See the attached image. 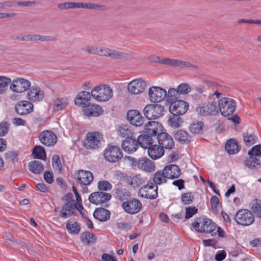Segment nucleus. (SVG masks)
<instances>
[{"mask_svg":"<svg viewBox=\"0 0 261 261\" xmlns=\"http://www.w3.org/2000/svg\"><path fill=\"white\" fill-rule=\"evenodd\" d=\"M182 122V119L179 116L173 115L168 120L169 125L174 128L179 127Z\"/></svg>","mask_w":261,"mask_h":261,"instance_id":"51","label":"nucleus"},{"mask_svg":"<svg viewBox=\"0 0 261 261\" xmlns=\"http://www.w3.org/2000/svg\"><path fill=\"white\" fill-rule=\"evenodd\" d=\"M41 143L46 146H54L57 142V137L52 131L45 130L41 133L39 135Z\"/></svg>","mask_w":261,"mask_h":261,"instance_id":"16","label":"nucleus"},{"mask_svg":"<svg viewBox=\"0 0 261 261\" xmlns=\"http://www.w3.org/2000/svg\"><path fill=\"white\" fill-rule=\"evenodd\" d=\"M103 155L107 161L112 163L117 162L123 157L120 148L113 145H108L104 150Z\"/></svg>","mask_w":261,"mask_h":261,"instance_id":"7","label":"nucleus"},{"mask_svg":"<svg viewBox=\"0 0 261 261\" xmlns=\"http://www.w3.org/2000/svg\"><path fill=\"white\" fill-rule=\"evenodd\" d=\"M76 204V208L81 213L82 215L81 211L83 209V206L82 205V200L79 193L78 195H75Z\"/></svg>","mask_w":261,"mask_h":261,"instance_id":"63","label":"nucleus"},{"mask_svg":"<svg viewBox=\"0 0 261 261\" xmlns=\"http://www.w3.org/2000/svg\"><path fill=\"white\" fill-rule=\"evenodd\" d=\"M110 194L102 192H95L91 193L89 196V200L93 204H102L111 199Z\"/></svg>","mask_w":261,"mask_h":261,"instance_id":"18","label":"nucleus"},{"mask_svg":"<svg viewBox=\"0 0 261 261\" xmlns=\"http://www.w3.org/2000/svg\"><path fill=\"white\" fill-rule=\"evenodd\" d=\"M127 159L131 162L132 166H135L136 165L139 169L145 172H152L154 171L155 166L154 163L148 158H143L139 159L137 163L135 159L128 156Z\"/></svg>","mask_w":261,"mask_h":261,"instance_id":"9","label":"nucleus"},{"mask_svg":"<svg viewBox=\"0 0 261 261\" xmlns=\"http://www.w3.org/2000/svg\"><path fill=\"white\" fill-rule=\"evenodd\" d=\"M127 119L130 124L136 126H141L144 122V118L139 111L136 110H130L127 112Z\"/></svg>","mask_w":261,"mask_h":261,"instance_id":"24","label":"nucleus"},{"mask_svg":"<svg viewBox=\"0 0 261 261\" xmlns=\"http://www.w3.org/2000/svg\"><path fill=\"white\" fill-rule=\"evenodd\" d=\"M68 103V99L66 97L57 98L54 101V109L57 111L62 110L65 109Z\"/></svg>","mask_w":261,"mask_h":261,"instance_id":"41","label":"nucleus"},{"mask_svg":"<svg viewBox=\"0 0 261 261\" xmlns=\"http://www.w3.org/2000/svg\"><path fill=\"white\" fill-rule=\"evenodd\" d=\"M98 55L101 56H109L114 59H120L123 57V54L121 52L111 49L106 47L99 46Z\"/></svg>","mask_w":261,"mask_h":261,"instance_id":"32","label":"nucleus"},{"mask_svg":"<svg viewBox=\"0 0 261 261\" xmlns=\"http://www.w3.org/2000/svg\"><path fill=\"white\" fill-rule=\"evenodd\" d=\"M176 89L180 95H185L189 94L191 91V86L186 83H182L179 84Z\"/></svg>","mask_w":261,"mask_h":261,"instance_id":"50","label":"nucleus"},{"mask_svg":"<svg viewBox=\"0 0 261 261\" xmlns=\"http://www.w3.org/2000/svg\"><path fill=\"white\" fill-rule=\"evenodd\" d=\"M102 136L97 132H89L84 141V146L87 149H96L100 145Z\"/></svg>","mask_w":261,"mask_h":261,"instance_id":"8","label":"nucleus"},{"mask_svg":"<svg viewBox=\"0 0 261 261\" xmlns=\"http://www.w3.org/2000/svg\"><path fill=\"white\" fill-rule=\"evenodd\" d=\"M217 103L216 101L210 98L207 101L198 105L195 111L198 115L202 116L216 115L218 113Z\"/></svg>","mask_w":261,"mask_h":261,"instance_id":"3","label":"nucleus"},{"mask_svg":"<svg viewBox=\"0 0 261 261\" xmlns=\"http://www.w3.org/2000/svg\"><path fill=\"white\" fill-rule=\"evenodd\" d=\"M44 91L39 86L32 87L27 93V98L29 101H41L44 98Z\"/></svg>","mask_w":261,"mask_h":261,"instance_id":"22","label":"nucleus"},{"mask_svg":"<svg viewBox=\"0 0 261 261\" xmlns=\"http://www.w3.org/2000/svg\"><path fill=\"white\" fill-rule=\"evenodd\" d=\"M15 111L20 115H27L33 111V105L29 101L22 100L15 106Z\"/></svg>","mask_w":261,"mask_h":261,"instance_id":"26","label":"nucleus"},{"mask_svg":"<svg viewBox=\"0 0 261 261\" xmlns=\"http://www.w3.org/2000/svg\"><path fill=\"white\" fill-rule=\"evenodd\" d=\"M122 147L125 152L132 153L139 147L137 140L133 139V137L126 138L122 143Z\"/></svg>","mask_w":261,"mask_h":261,"instance_id":"28","label":"nucleus"},{"mask_svg":"<svg viewBox=\"0 0 261 261\" xmlns=\"http://www.w3.org/2000/svg\"><path fill=\"white\" fill-rule=\"evenodd\" d=\"M167 178L164 170H159L154 174L153 180L155 185L157 186V185H160L166 182Z\"/></svg>","mask_w":261,"mask_h":261,"instance_id":"42","label":"nucleus"},{"mask_svg":"<svg viewBox=\"0 0 261 261\" xmlns=\"http://www.w3.org/2000/svg\"><path fill=\"white\" fill-rule=\"evenodd\" d=\"M91 93L83 91L79 92L74 99V102L76 105L84 107L87 106L86 103L90 99L91 97Z\"/></svg>","mask_w":261,"mask_h":261,"instance_id":"31","label":"nucleus"},{"mask_svg":"<svg viewBox=\"0 0 261 261\" xmlns=\"http://www.w3.org/2000/svg\"><path fill=\"white\" fill-rule=\"evenodd\" d=\"M52 165L55 171L59 172L61 171L62 165L59 155H55L53 156L52 159Z\"/></svg>","mask_w":261,"mask_h":261,"instance_id":"52","label":"nucleus"},{"mask_svg":"<svg viewBox=\"0 0 261 261\" xmlns=\"http://www.w3.org/2000/svg\"><path fill=\"white\" fill-rule=\"evenodd\" d=\"M251 210L256 217L261 218V200L255 199L251 205Z\"/></svg>","mask_w":261,"mask_h":261,"instance_id":"48","label":"nucleus"},{"mask_svg":"<svg viewBox=\"0 0 261 261\" xmlns=\"http://www.w3.org/2000/svg\"><path fill=\"white\" fill-rule=\"evenodd\" d=\"M197 208L195 207H188L186 208V216L187 219H189L197 213Z\"/></svg>","mask_w":261,"mask_h":261,"instance_id":"59","label":"nucleus"},{"mask_svg":"<svg viewBox=\"0 0 261 261\" xmlns=\"http://www.w3.org/2000/svg\"><path fill=\"white\" fill-rule=\"evenodd\" d=\"M76 208V204L74 200H71L65 203L62 207V210L60 212V216L63 218H67L72 215H74L73 212Z\"/></svg>","mask_w":261,"mask_h":261,"instance_id":"27","label":"nucleus"},{"mask_svg":"<svg viewBox=\"0 0 261 261\" xmlns=\"http://www.w3.org/2000/svg\"><path fill=\"white\" fill-rule=\"evenodd\" d=\"M93 180V175L91 171L80 170L79 171L77 181L81 186L90 185Z\"/></svg>","mask_w":261,"mask_h":261,"instance_id":"25","label":"nucleus"},{"mask_svg":"<svg viewBox=\"0 0 261 261\" xmlns=\"http://www.w3.org/2000/svg\"><path fill=\"white\" fill-rule=\"evenodd\" d=\"M203 126V123L202 121H198L196 123H193L190 126V131L194 134L199 133L202 130Z\"/></svg>","mask_w":261,"mask_h":261,"instance_id":"56","label":"nucleus"},{"mask_svg":"<svg viewBox=\"0 0 261 261\" xmlns=\"http://www.w3.org/2000/svg\"><path fill=\"white\" fill-rule=\"evenodd\" d=\"M195 230L198 232L210 233L217 228V225L208 218H197L192 224Z\"/></svg>","mask_w":261,"mask_h":261,"instance_id":"2","label":"nucleus"},{"mask_svg":"<svg viewBox=\"0 0 261 261\" xmlns=\"http://www.w3.org/2000/svg\"><path fill=\"white\" fill-rule=\"evenodd\" d=\"M175 138L180 142H189L191 139V136L182 129L178 130L175 134Z\"/></svg>","mask_w":261,"mask_h":261,"instance_id":"45","label":"nucleus"},{"mask_svg":"<svg viewBox=\"0 0 261 261\" xmlns=\"http://www.w3.org/2000/svg\"><path fill=\"white\" fill-rule=\"evenodd\" d=\"M58 7L60 9L80 8L89 9H97L99 8V6L92 3L67 2L58 4Z\"/></svg>","mask_w":261,"mask_h":261,"instance_id":"17","label":"nucleus"},{"mask_svg":"<svg viewBox=\"0 0 261 261\" xmlns=\"http://www.w3.org/2000/svg\"><path fill=\"white\" fill-rule=\"evenodd\" d=\"M118 135L122 138H128L133 137L134 133L132 132L129 125L127 124H120L116 127Z\"/></svg>","mask_w":261,"mask_h":261,"instance_id":"35","label":"nucleus"},{"mask_svg":"<svg viewBox=\"0 0 261 261\" xmlns=\"http://www.w3.org/2000/svg\"><path fill=\"white\" fill-rule=\"evenodd\" d=\"M193 199V196L191 192L184 193L181 196V201L185 204H190Z\"/></svg>","mask_w":261,"mask_h":261,"instance_id":"58","label":"nucleus"},{"mask_svg":"<svg viewBox=\"0 0 261 261\" xmlns=\"http://www.w3.org/2000/svg\"><path fill=\"white\" fill-rule=\"evenodd\" d=\"M43 176L45 181L48 184H50L53 182V175L49 171H45L44 173Z\"/></svg>","mask_w":261,"mask_h":261,"instance_id":"64","label":"nucleus"},{"mask_svg":"<svg viewBox=\"0 0 261 261\" xmlns=\"http://www.w3.org/2000/svg\"><path fill=\"white\" fill-rule=\"evenodd\" d=\"M146 87V82L141 78L136 79L130 82L127 85V90L133 94H139L142 93Z\"/></svg>","mask_w":261,"mask_h":261,"instance_id":"13","label":"nucleus"},{"mask_svg":"<svg viewBox=\"0 0 261 261\" xmlns=\"http://www.w3.org/2000/svg\"><path fill=\"white\" fill-rule=\"evenodd\" d=\"M165 108L159 104H149L145 107L143 113L149 120L158 119L163 115Z\"/></svg>","mask_w":261,"mask_h":261,"instance_id":"5","label":"nucleus"},{"mask_svg":"<svg viewBox=\"0 0 261 261\" xmlns=\"http://www.w3.org/2000/svg\"><path fill=\"white\" fill-rule=\"evenodd\" d=\"M128 184L133 187H138L144 182L143 179L140 175H136L133 176H128L126 178Z\"/></svg>","mask_w":261,"mask_h":261,"instance_id":"40","label":"nucleus"},{"mask_svg":"<svg viewBox=\"0 0 261 261\" xmlns=\"http://www.w3.org/2000/svg\"><path fill=\"white\" fill-rule=\"evenodd\" d=\"M158 187L153 183L147 184L141 187L138 191V195L142 198L154 199L158 197Z\"/></svg>","mask_w":261,"mask_h":261,"instance_id":"10","label":"nucleus"},{"mask_svg":"<svg viewBox=\"0 0 261 261\" xmlns=\"http://www.w3.org/2000/svg\"><path fill=\"white\" fill-rule=\"evenodd\" d=\"M29 169L32 173L39 174L43 171L44 166L39 161H33L29 163Z\"/></svg>","mask_w":261,"mask_h":261,"instance_id":"38","label":"nucleus"},{"mask_svg":"<svg viewBox=\"0 0 261 261\" xmlns=\"http://www.w3.org/2000/svg\"><path fill=\"white\" fill-rule=\"evenodd\" d=\"M9 124L6 122H2L0 123V136L6 135L9 131Z\"/></svg>","mask_w":261,"mask_h":261,"instance_id":"60","label":"nucleus"},{"mask_svg":"<svg viewBox=\"0 0 261 261\" xmlns=\"http://www.w3.org/2000/svg\"><path fill=\"white\" fill-rule=\"evenodd\" d=\"M225 149L228 154H234L239 151L240 147L235 139H230L226 143Z\"/></svg>","mask_w":261,"mask_h":261,"instance_id":"33","label":"nucleus"},{"mask_svg":"<svg viewBox=\"0 0 261 261\" xmlns=\"http://www.w3.org/2000/svg\"><path fill=\"white\" fill-rule=\"evenodd\" d=\"M97 240L96 236L90 232L85 231L81 234V242L86 245H91L95 243Z\"/></svg>","mask_w":261,"mask_h":261,"instance_id":"37","label":"nucleus"},{"mask_svg":"<svg viewBox=\"0 0 261 261\" xmlns=\"http://www.w3.org/2000/svg\"><path fill=\"white\" fill-rule=\"evenodd\" d=\"M138 146L144 148L148 149L153 143V140L148 135H141L138 137Z\"/></svg>","mask_w":261,"mask_h":261,"instance_id":"36","label":"nucleus"},{"mask_svg":"<svg viewBox=\"0 0 261 261\" xmlns=\"http://www.w3.org/2000/svg\"><path fill=\"white\" fill-rule=\"evenodd\" d=\"M148 95L151 102L158 103L164 100L167 96V91L161 87L152 86L149 89Z\"/></svg>","mask_w":261,"mask_h":261,"instance_id":"11","label":"nucleus"},{"mask_svg":"<svg viewBox=\"0 0 261 261\" xmlns=\"http://www.w3.org/2000/svg\"><path fill=\"white\" fill-rule=\"evenodd\" d=\"M11 82L9 78L1 76H0V94H2L5 91V89Z\"/></svg>","mask_w":261,"mask_h":261,"instance_id":"57","label":"nucleus"},{"mask_svg":"<svg viewBox=\"0 0 261 261\" xmlns=\"http://www.w3.org/2000/svg\"><path fill=\"white\" fill-rule=\"evenodd\" d=\"M189 109L187 102L178 100L172 102L170 106L169 110L173 115L180 116L184 114Z\"/></svg>","mask_w":261,"mask_h":261,"instance_id":"14","label":"nucleus"},{"mask_svg":"<svg viewBox=\"0 0 261 261\" xmlns=\"http://www.w3.org/2000/svg\"><path fill=\"white\" fill-rule=\"evenodd\" d=\"M245 165L249 168H257L260 167L261 163L259 159L256 157L249 156L245 160Z\"/></svg>","mask_w":261,"mask_h":261,"instance_id":"44","label":"nucleus"},{"mask_svg":"<svg viewBox=\"0 0 261 261\" xmlns=\"http://www.w3.org/2000/svg\"><path fill=\"white\" fill-rule=\"evenodd\" d=\"M93 216L100 221H106L110 219V212L108 210L99 207L94 211Z\"/></svg>","mask_w":261,"mask_h":261,"instance_id":"34","label":"nucleus"},{"mask_svg":"<svg viewBox=\"0 0 261 261\" xmlns=\"http://www.w3.org/2000/svg\"><path fill=\"white\" fill-rule=\"evenodd\" d=\"M148 154L153 160L158 159L164 154V149L160 145L152 144L148 148Z\"/></svg>","mask_w":261,"mask_h":261,"instance_id":"30","label":"nucleus"},{"mask_svg":"<svg viewBox=\"0 0 261 261\" xmlns=\"http://www.w3.org/2000/svg\"><path fill=\"white\" fill-rule=\"evenodd\" d=\"M236 108V100L231 98L225 97L219 99L218 101V111L224 117L231 115Z\"/></svg>","mask_w":261,"mask_h":261,"instance_id":"4","label":"nucleus"},{"mask_svg":"<svg viewBox=\"0 0 261 261\" xmlns=\"http://www.w3.org/2000/svg\"><path fill=\"white\" fill-rule=\"evenodd\" d=\"M160 145L163 148L171 149L174 145V142L172 137L166 132L160 133L157 137Z\"/></svg>","mask_w":261,"mask_h":261,"instance_id":"20","label":"nucleus"},{"mask_svg":"<svg viewBox=\"0 0 261 261\" xmlns=\"http://www.w3.org/2000/svg\"><path fill=\"white\" fill-rule=\"evenodd\" d=\"M32 154L36 159L45 160L46 158L45 150L41 146H35L33 150Z\"/></svg>","mask_w":261,"mask_h":261,"instance_id":"43","label":"nucleus"},{"mask_svg":"<svg viewBox=\"0 0 261 261\" xmlns=\"http://www.w3.org/2000/svg\"><path fill=\"white\" fill-rule=\"evenodd\" d=\"M180 95L176 88H170L167 92L166 100L171 103L175 100H178Z\"/></svg>","mask_w":261,"mask_h":261,"instance_id":"39","label":"nucleus"},{"mask_svg":"<svg viewBox=\"0 0 261 261\" xmlns=\"http://www.w3.org/2000/svg\"><path fill=\"white\" fill-rule=\"evenodd\" d=\"M165 175L168 178L174 179L179 177L181 174L179 167L176 165H169L164 168Z\"/></svg>","mask_w":261,"mask_h":261,"instance_id":"29","label":"nucleus"},{"mask_svg":"<svg viewBox=\"0 0 261 261\" xmlns=\"http://www.w3.org/2000/svg\"><path fill=\"white\" fill-rule=\"evenodd\" d=\"M66 228L70 233L78 234L80 231L81 227L77 223L70 222L66 224Z\"/></svg>","mask_w":261,"mask_h":261,"instance_id":"49","label":"nucleus"},{"mask_svg":"<svg viewBox=\"0 0 261 261\" xmlns=\"http://www.w3.org/2000/svg\"><path fill=\"white\" fill-rule=\"evenodd\" d=\"M163 127L161 123L157 121H151L145 124L144 126L145 132L151 136L158 135L162 133Z\"/></svg>","mask_w":261,"mask_h":261,"instance_id":"21","label":"nucleus"},{"mask_svg":"<svg viewBox=\"0 0 261 261\" xmlns=\"http://www.w3.org/2000/svg\"><path fill=\"white\" fill-rule=\"evenodd\" d=\"M122 206L126 213L133 215L138 213L141 211L142 205L139 200L132 198L123 202Z\"/></svg>","mask_w":261,"mask_h":261,"instance_id":"12","label":"nucleus"},{"mask_svg":"<svg viewBox=\"0 0 261 261\" xmlns=\"http://www.w3.org/2000/svg\"><path fill=\"white\" fill-rule=\"evenodd\" d=\"M116 197L122 200L128 196H129L130 193L125 189L117 188L116 190Z\"/></svg>","mask_w":261,"mask_h":261,"instance_id":"55","label":"nucleus"},{"mask_svg":"<svg viewBox=\"0 0 261 261\" xmlns=\"http://www.w3.org/2000/svg\"><path fill=\"white\" fill-rule=\"evenodd\" d=\"M160 62L170 66L179 68H193L194 69L197 68L196 66L192 64L189 62L177 59L164 58L161 60Z\"/></svg>","mask_w":261,"mask_h":261,"instance_id":"19","label":"nucleus"},{"mask_svg":"<svg viewBox=\"0 0 261 261\" xmlns=\"http://www.w3.org/2000/svg\"><path fill=\"white\" fill-rule=\"evenodd\" d=\"M112 188L111 184L107 180H102L98 182V188L101 191H110Z\"/></svg>","mask_w":261,"mask_h":261,"instance_id":"54","label":"nucleus"},{"mask_svg":"<svg viewBox=\"0 0 261 261\" xmlns=\"http://www.w3.org/2000/svg\"><path fill=\"white\" fill-rule=\"evenodd\" d=\"M261 146L260 145H257L253 146L251 150L248 152L249 156L256 157L258 159L260 158L261 155Z\"/></svg>","mask_w":261,"mask_h":261,"instance_id":"53","label":"nucleus"},{"mask_svg":"<svg viewBox=\"0 0 261 261\" xmlns=\"http://www.w3.org/2000/svg\"><path fill=\"white\" fill-rule=\"evenodd\" d=\"M234 220L239 225L248 226L254 222V217L250 211L246 209H241L237 212Z\"/></svg>","mask_w":261,"mask_h":261,"instance_id":"6","label":"nucleus"},{"mask_svg":"<svg viewBox=\"0 0 261 261\" xmlns=\"http://www.w3.org/2000/svg\"><path fill=\"white\" fill-rule=\"evenodd\" d=\"M212 209H217L219 206V199L217 196H213L210 199Z\"/></svg>","mask_w":261,"mask_h":261,"instance_id":"62","label":"nucleus"},{"mask_svg":"<svg viewBox=\"0 0 261 261\" xmlns=\"http://www.w3.org/2000/svg\"><path fill=\"white\" fill-rule=\"evenodd\" d=\"M86 116L90 117H98L102 114L103 111L101 107L96 103H89L83 110Z\"/></svg>","mask_w":261,"mask_h":261,"instance_id":"23","label":"nucleus"},{"mask_svg":"<svg viewBox=\"0 0 261 261\" xmlns=\"http://www.w3.org/2000/svg\"><path fill=\"white\" fill-rule=\"evenodd\" d=\"M243 136L244 142L246 145L248 146H250L254 144L257 139V137H256L255 135L250 134L248 132L244 133Z\"/></svg>","mask_w":261,"mask_h":261,"instance_id":"46","label":"nucleus"},{"mask_svg":"<svg viewBox=\"0 0 261 261\" xmlns=\"http://www.w3.org/2000/svg\"><path fill=\"white\" fill-rule=\"evenodd\" d=\"M31 86V83L30 81L19 77L13 81L10 85V89L14 92L22 93L29 90Z\"/></svg>","mask_w":261,"mask_h":261,"instance_id":"15","label":"nucleus"},{"mask_svg":"<svg viewBox=\"0 0 261 261\" xmlns=\"http://www.w3.org/2000/svg\"><path fill=\"white\" fill-rule=\"evenodd\" d=\"M18 40H24L26 41H31V40H48V37H44L38 35H24L22 37H19L17 38Z\"/></svg>","mask_w":261,"mask_h":261,"instance_id":"47","label":"nucleus"},{"mask_svg":"<svg viewBox=\"0 0 261 261\" xmlns=\"http://www.w3.org/2000/svg\"><path fill=\"white\" fill-rule=\"evenodd\" d=\"M99 46H88L83 50L90 54H96L98 55Z\"/></svg>","mask_w":261,"mask_h":261,"instance_id":"61","label":"nucleus"},{"mask_svg":"<svg viewBox=\"0 0 261 261\" xmlns=\"http://www.w3.org/2000/svg\"><path fill=\"white\" fill-rule=\"evenodd\" d=\"M93 99L99 102L109 101L113 96V92L111 87L107 85L95 86L91 91Z\"/></svg>","mask_w":261,"mask_h":261,"instance_id":"1","label":"nucleus"}]
</instances>
